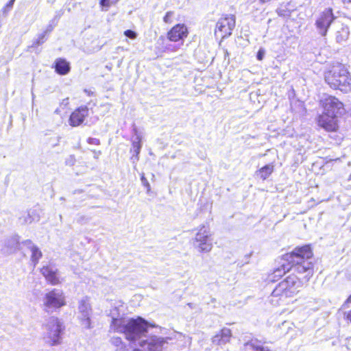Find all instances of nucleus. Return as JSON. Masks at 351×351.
Instances as JSON below:
<instances>
[{"mask_svg":"<svg viewBox=\"0 0 351 351\" xmlns=\"http://www.w3.org/2000/svg\"><path fill=\"white\" fill-rule=\"evenodd\" d=\"M65 304L63 291L58 289H53L46 293L43 299V310L47 313H52Z\"/></svg>","mask_w":351,"mask_h":351,"instance_id":"nucleus-6","label":"nucleus"},{"mask_svg":"<svg viewBox=\"0 0 351 351\" xmlns=\"http://www.w3.org/2000/svg\"><path fill=\"white\" fill-rule=\"evenodd\" d=\"M324 112L317 119L318 125L328 132H335L338 128V118L346 112L343 104L337 98L329 96L322 101Z\"/></svg>","mask_w":351,"mask_h":351,"instance_id":"nucleus-3","label":"nucleus"},{"mask_svg":"<svg viewBox=\"0 0 351 351\" xmlns=\"http://www.w3.org/2000/svg\"><path fill=\"white\" fill-rule=\"evenodd\" d=\"M188 35L186 27L184 24H177L167 33V38L172 42L182 40Z\"/></svg>","mask_w":351,"mask_h":351,"instance_id":"nucleus-12","label":"nucleus"},{"mask_svg":"<svg viewBox=\"0 0 351 351\" xmlns=\"http://www.w3.org/2000/svg\"><path fill=\"white\" fill-rule=\"evenodd\" d=\"M132 133L134 134V136L132 138L138 137L141 139L142 138L141 136L138 133L136 126L134 124H133L132 125Z\"/></svg>","mask_w":351,"mask_h":351,"instance_id":"nucleus-35","label":"nucleus"},{"mask_svg":"<svg viewBox=\"0 0 351 351\" xmlns=\"http://www.w3.org/2000/svg\"><path fill=\"white\" fill-rule=\"evenodd\" d=\"M274 165L272 164L267 165L261 168L257 172V176L263 180H266L274 171Z\"/></svg>","mask_w":351,"mask_h":351,"instance_id":"nucleus-22","label":"nucleus"},{"mask_svg":"<svg viewBox=\"0 0 351 351\" xmlns=\"http://www.w3.org/2000/svg\"><path fill=\"white\" fill-rule=\"evenodd\" d=\"M141 347L147 351H165L168 348V342L163 337L152 336L139 343Z\"/></svg>","mask_w":351,"mask_h":351,"instance_id":"nucleus-11","label":"nucleus"},{"mask_svg":"<svg viewBox=\"0 0 351 351\" xmlns=\"http://www.w3.org/2000/svg\"><path fill=\"white\" fill-rule=\"evenodd\" d=\"M53 29V27L51 25H49L48 26V27L47 28L46 31L45 32H46V35L50 32L51 30Z\"/></svg>","mask_w":351,"mask_h":351,"instance_id":"nucleus-40","label":"nucleus"},{"mask_svg":"<svg viewBox=\"0 0 351 351\" xmlns=\"http://www.w3.org/2000/svg\"><path fill=\"white\" fill-rule=\"evenodd\" d=\"M261 2L263 3H265V2H268L270 0H260Z\"/></svg>","mask_w":351,"mask_h":351,"instance_id":"nucleus-42","label":"nucleus"},{"mask_svg":"<svg viewBox=\"0 0 351 351\" xmlns=\"http://www.w3.org/2000/svg\"><path fill=\"white\" fill-rule=\"evenodd\" d=\"M235 20L234 15L232 14L220 18L216 24L215 34H220L221 38L230 36L235 27Z\"/></svg>","mask_w":351,"mask_h":351,"instance_id":"nucleus-9","label":"nucleus"},{"mask_svg":"<svg viewBox=\"0 0 351 351\" xmlns=\"http://www.w3.org/2000/svg\"><path fill=\"white\" fill-rule=\"evenodd\" d=\"M213 302H215V298H213L212 300H211Z\"/></svg>","mask_w":351,"mask_h":351,"instance_id":"nucleus-43","label":"nucleus"},{"mask_svg":"<svg viewBox=\"0 0 351 351\" xmlns=\"http://www.w3.org/2000/svg\"><path fill=\"white\" fill-rule=\"evenodd\" d=\"M351 303V295L348 298L346 302L343 304L344 306H346L348 304Z\"/></svg>","mask_w":351,"mask_h":351,"instance_id":"nucleus-38","label":"nucleus"},{"mask_svg":"<svg viewBox=\"0 0 351 351\" xmlns=\"http://www.w3.org/2000/svg\"><path fill=\"white\" fill-rule=\"evenodd\" d=\"M88 114V108L86 106H81L73 112L69 118V123L71 126L76 127L82 124Z\"/></svg>","mask_w":351,"mask_h":351,"instance_id":"nucleus-13","label":"nucleus"},{"mask_svg":"<svg viewBox=\"0 0 351 351\" xmlns=\"http://www.w3.org/2000/svg\"><path fill=\"white\" fill-rule=\"evenodd\" d=\"M31 252V260L35 266L38 263L39 259L42 257V252L37 247L32 248Z\"/></svg>","mask_w":351,"mask_h":351,"instance_id":"nucleus-25","label":"nucleus"},{"mask_svg":"<svg viewBox=\"0 0 351 351\" xmlns=\"http://www.w3.org/2000/svg\"><path fill=\"white\" fill-rule=\"evenodd\" d=\"M119 0H100V5L102 7L108 8L112 5H115Z\"/></svg>","mask_w":351,"mask_h":351,"instance_id":"nucleus-28","label":"nucleus"},{"mask_svg":"<svg viewBox=\"0 0 351 351\" xmlns=\"http://www.w3.org/2000/svg\"><path fill=\"white\" fill-rule=\"evenodd\" d=\"M134 351H141L139 349H134Z\"/></svg>","mask_w":351,"mask_h":351,"instance_id":"nucleus-44","label":"nucleus"},{"mask_svg":"<svg viewBox=\"0 0 351 351\" xmlns=\"http://www.w3.org/2000/svg\"><path fill=\"white\" fill-rule=\"evenodd\" d=\"M87 142L89 144L96 145H99V143H100V141L98 138H91V137L88 138Z\"/></svg>","mask_w":351,"mask_h":351,"instance_id":"nucleus-33","label":"nucleus"},{"mask_svg":"<svg viewBox=\"0 0 351 351\" xmlns=\"http://www.w3.org/2000/svg\"><path fill=\"white\" fill-rule=\"evenodd\" d=\"M63 329L62 322L57 317H49L45 325V341L50 346L59 344Z\"/></svg>","mask_w":351,"mask_h":351,"instance_id":"nucleus-5","label":"nucleus"},{"mask_svg":"<svg viewBox=\"0 0 351 351\" xmlns=\"http://www.w3.org/2000/svg\"><path fill=\"white\" fill-rule=\"evenodd\" d=\"M141 180L142 184L147 189V193H149V191H151V186H150V184H149L148 180L145 178L144 174H143L141 176Z\"/></svg>","mask_w":351,"mask_h":351,"instance_id":"nucleus-30","label":"nucleus"},{"mask_svg":"<svg viewBox=\"0 0 351 351\" xmlns=\"http://www.w3.org/2000/svg\"><path fill=\"white\" fill-rule=\"evenodd\" d=\"M276 12L279 16L287 17L290 15V11L287 8H278Z\"/></svg>","mask_w":351,"mask_h":351,"instance_id":"nucleus-29","label":"nucleus"},{"mask_svg":"<svg viewBox=\"0 0 351 351\" xmlns=\"http://www.w3.org/2000/svg\"><path fill=\"white\" fill-rule=\"evenodd\" d=\"M281 282L286 283V287L289 290H295L294 287L298 286V284H300V278L296 276L294 274L289 275L287 276L284 280L281 281Z\"/></svg>","mask_w":351,"mask_h":351,"instance_id":"nucleus-23","label":"nucleus"},{"mask_svg":"<svg viewBox=\"0 0 351 351\" xmlns=\"http://www.w3.org/2000/svg\"><path fill=\"white\" fill-rule=\"evenodd\" d=\"M56 113H58V110L56 109V111H55Z\"/></svg>","mask_w":351,"mask_h":351,"instance_id":"nucleus-45","label":"nucleus"},{"mask_svg":"<svg viewBox=\"0 0 351 351\" xmlns=\"http://www.w3.org/2000/svg\"><path fill=\"white\" fill-rule=\"evenodd\" d=\"M111 341L115 346H119L122 343V340L120 337H113Z\"/></svg>","mask_w":351,"mask_h":351,"instance_id":"nucleus-34","label":"nucleus"},{"mask_svg":"<svg viewBox=\"0 0 351 351\" xmlns=\"http://www.w3.org/2000/svg\"><path fill=\"white\" fill-rule=\"evenodd\" d=\"M264 56H265V51L262 49H259L257 53V56H256L257 59L258 60H262Z\"/></svg>","mask_w":351,"mask_h":351,"instance_id":"nucleus-37","label":"nucleus"},{"mask_svg":"<svg viewBox=\"0 0 351 351\" xmlns=\"http://www.w3.org/2000/svg\"><path fill=\"white\" fill-rule=\"evenodd\" d=\"M324 78L332 88L338 89L346 93L351 91V74L343 64L337 63L332 65L325 73Z\"/></svg>","mask_w":351,"mask_h":351,"instance_id":"nucleus-4","label":"nucleus"},{"mask_svg":"<svg viewBox=\"0 0 351 351\" xmlns=\"http://www.w3.org/2000/svg\"><path fill=\"white\" fill-rule=\"evenodd\" d=\"M344 3H351V0H343Z\"/></svg>","mask_w":351,"mask_h":351,"instance_id":"nucleus-41","label":"nucleus"},{"mask_svg":"<svg viewBox=\"0 0 351 351\" xmlns=\"http://www.w3.org/2000/svg\"><path fill=\"white\" fill-rule=\"evenodd\" d=\"M346 318L351 322V310L346 313Z\"/></svg>","mask_w":351,"mask_h":351,"instance_id":"nucleus-39","label":"nucleus"},{"mask_svg":"<svg viewBox=\"0 0 351 351\" xmlns=\"http://www.w3.org/2000/svg\"><path fill=\"white\" fill-rule=\"evenodd\" d=\"M173 14L174 13L172 11L167 12L163 18V21L166 23H171V18L173 17Z\"/></svg>","mask_w":351,"mask_h":351,"instance_id":"nucleus-31","label":"nucleus"},{"mask_svg":"<svg viewBox=\"0 0 351 351\" xmlns=\"http://www.w3.org/2000/svg\"><path fill=\"white\" fill-rule=\"evenodd\" d=\"M14 1L15 0H10V1L3 8L1 12L4 16H6L12 9Z\"/></svg>","mask_w":351,"mask_h":351,"instance_id":"nucleus-27","label":"nucleus"},{"mask_svg":"<svg viewBox=\"0 0 351 351\" xmlns=\"http://www.w3.org/2000/svg\"><path fill=\"white\" fill-rule=\"evenodd\" d=\"M92 308L88 297H84L79 301L78 317L81 324L86 328H91L90 316Z\"/></svg>","mask_w":351,"mask_h":351,"instance_id":"nucleus-10","label":"nucleus"},{"mask_svg":"<svg viewBox=\"0 0 351 351\" xmlns=\"http://www.w3.org/2000/svg\"><path fill=\"white\" fill-rule=\"evenodd\" d=\"M284 259L287 264H282L280 267L274 271V277H281L290 270L308 281L313 275V252L309 245L295 247L291 253L284 255Z\"/></svg>","mask_w":351,"mask_h":351,"instance_id":"nucleus-1","label":"nucleus"},{"mask_svg":"<svg viewBox=\"0 0 351 351\" xmlns=\"http://www.w3.org/2000/svg\"><path fill=\"white\" fill-rule=\"evenodd\" d=\"M286 283L280 282L272 291L271 295L273 297L280 298L291 297L292 294L295 293V290L288 289V288L286 287Z\"/></svg>","mask_w":351,"mask_h":351,"instance_id":"nucleus-16","label":"nucleus"},{"mask_svg":"<svg viewBox=\"0 0 351 351\" xmlns=\"http://www.w3.org/2000/svg\"><path fill=\"white\" fill-rule=\"evenodd\" d=\"M335 19V17L333 14L332 10L331 8L325 9L319 14L315 21V25L317 32L322 37H325L330 25Z\"/></svg>","mask_w":351,"mask_h":351,"instance_id":"nucleus-8","label":"nucleus"},{"mask_svg":"<svg viewBox=\"0 0 351 351\" xmlns=\"http://www.w3.org/2000/svg\"><path fill=\"white\" fill-rule=\"evenodd\" d=\"M350 35V31L348 26L343 24L340 25L335 32V39L339 43H341L348 40Z\"/></svg>","mask_w":351,"mask_h":351,"instance_id":"nucleus-19","label":"nucleus"},{"mask_svg":"<svg viewBox=\"0 0 351 351\" xmlns=\"http://www.w3.org/2000/svg\"><path fill=\"white\" fill-rule=\"evenodd\" d=\"M232 337V331L228 328H223L212 338V343L217 346H223L230 342Z\"/></svg>","mask_w":351,"mask_h":351,"instance_id":"nucleus-14","label":"nucleus"},{"mask_svg":"<svg viewBox=\"0 0 351 351\" xmlns=\"http://www.w3.org/2000/svg\"><path fill=\"white\" fill-rule=\"evenodd\" d=\"M124 35L131 39H135L137 37V34L134 31L128 29L124 32Z\"/></svg>","mask_w":351,"mask_h":351,"instance_id":"nucleus-32","label":"nucleus"},{"mask_svg":"<svg viewBox=\"0 0 351 351\" xmlns=\"http://www.w3.org/2000/svg\"><path fill=\"white\" fill-rule=\"evenodd\" d=\"M193 246L200 252H209L213 248L210 234L207 228L201 226L195 234L193 242Z\"/></svg>","mask_w":351,"mask_h":351,"instance_id":"nucleus-7","label":"nucleus"},{"mask_svg":"<svg viewBox=\"0 0 351 351\" xmlns=\"http://www.w3.org/2000/svg\"><path fill=\"white\" fill-rule=\"evenodd\" d=\"M117 311V308L111 311V330L124 333L125 338L130 341L140 339L147 332L148 323L144 319L138 317L127 321L124 318H119Z\"/></svg>","mask_w":351,"mask_h":351,"instance_id":"nucleus-2","label":"nucleus"},{"mask_svg":"<svg viewBox=\"0 0 351 351\" xmlns=\"http://www.w3.org/2000/svg\"><path fill=\"white\" fill-rule=\"evenodd\" d=\"M46 32H43L38 35V38L34 40L31 46V47H37L38 46L44 43L46 40L45 39Z\"/></svg>","mask_w":351,"mask_h":351,"instance_id":"nucleus-26","label":"nucleus"},{"mask_svg":"<svg viewBox=\"0 0 351 351\" xmlns=\"http://www.w3.org/2000/svg\"><path fill=\"white\" fill-rule=\"evenodd\" d=\"M19 245L16 237H11L5 241V246L2 249L4 254H10L15 252Z\"/></svg>","mask_w":351,"mask_h":351,"instance_id":"nucleus-20","label":"nucleus"},{"mask_svg":"<svg viewBox=\"0 0 351 351\" xmlns=\"http://www.w3.org/2000/svg\"><path fill=\"white\" fill-rule=\"evenodd\" d=\"M245 346L250 347L254 351H271L267 346L259 345L257 339H252L247 342Z\"/></svg>","mask_w":351,"mask_h":351,"instance_id":"nucleus-24","label":"nucleus"},{"mask_svg":"<svg viewBox=\"0 0 351 351\" xmlns=\"http://www.w3.org/2000/svg\"><path fill=\"white\" fill-rule=\"evenodd\" d=\"M39 217L36 215V211L34 210H29L23 217H19V221L21 224L31 223L35 220H38Z\"/></svg>","mask_w":351,"mask_h":351,"instance_id":"nucleus-21","label":"nucleus"},{"mask_svg":"<svg viewBox=\"0 0 351 351\" xmlns=\"http://www.w3.org/2000/svg\"><path fill=\"white\" fill-rule=\"evenodd\" d=\"M55 71L61 75H66L71 70L70 63L64 58H57L54 62Z\"/></svg>","mask_w":351,"mask_h":351,"instance_id":"nucleus-17","label":"nucleus"},{"mask_svg":"<svg viewBox=\"0 0 351 351\" xmlns=\"http://www.w3.org/2000/svg\"><path fill=\"white\" fill-rule=\"evenodd\" d=\"M132 146L130 149L133 154L131 157V160L133 163L136 162L139 160V154L142 147L141 139L138 137L132 138Z\"/></svg>","mask_w":351,"mask_h":351,"instance_id":"nucleus-18","label":"nucleus"},{"mask_svg":"<svg viewBox=\"0 0 351 351\" xmlns=\"http://www.w3.org/2000/svg\"><path fill=\"white\" fill-rule=\"evenodd\" d=\"M41 273L51 285H55L60 282L58 270L50 266L43 267L41 269Z\"/></svg>","mask_w":351,"mask_h":351,"instance_id":"nucleus-15","label":"nucleus"},{"mask_svg":"<svg viewBox=\"0 0 351 351\" xmlns=\"http://www.w3.org/2000/svg\"><path fill=\"white\" fill-rule=\"evenodd\" d=\"M23 243L26 245L30 250H32V248L36 247V246L34 245V243L30 240H26Z\"/></svg>","mask_w":351,"mask_h":351,"instance_id":"nucleus-36","label":"nucleus"}]
</instances>
